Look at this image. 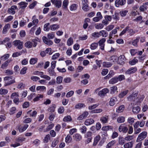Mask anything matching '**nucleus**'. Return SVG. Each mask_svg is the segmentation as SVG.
<instances>
[{
    "instance_id": "obj_1",
    "label": "nucleus",
    "mask_w": 148,
    "mask_h": 148,
    "mask_svg": "<svg viewBox=\"0 0 148 148\" xmlns=\"http://www.w3.org/2000/svg\"><path fill=\"white\" fill-rule=\"evenodd\" d=\"M138 94V91L133 93L127 97L128 100L129 101H135L136 103H140L141 101L143 100V98H143L142 99H138V97H137Z\"/></svg>"
},
{
    "instance_id": "obj_2",
    "label": "nucleus",
    "mask_w": 148,
    "mask_h": 148,
    "mask_svg": "<svg viewBox=\"0 0 148 148\" xmlns=\"http://www.w3.org/2000/svg\"><path fill=\"white\" fill-rule=\"evenodd\" d=\"M5 81L4 86H6L15 82V78L12 76L5 77L4 78Z\"/></svg>"
},
{
    "instance_id": "obj_3",
    "label": "nucleus",
    "mask_w": 148,
    "mask_h": 148,
    "mask_svg": "<svg viewBox=\"0 0 148 148\" xmlns=\"http://www.w3.org/2000/svg\"><path fill=\"white\" fill-rule=\"evenodd\" d=\"M19 95L18 92H15L12 93L10 96V97L13 99V102L16 105H18L20 101H22V99L20 100L18 97Z\"/></svg>"
},
{
    "instance_id": "obj_4",
    "label": "nucleus",
    "mask_w": 148,
    "mask_h": 148,
    "mask_svg": "<svg viewBox=\"0 0 148 148\" xmlns=\"http://www.w3.org/2000/svg\"><path fill=\"white\" fill-rule=\"evenodd\" d=\"M147 132L145 131H144L140 133L138 136L136 140L137 142H139L143 140L147 136Z\"/></svg>"
},
{
    "instance_id": "obj_5",
    "label": "nucleus",
    "mask_w": 148,
    "mask_h": 148,
    "mask_svg": "<svg viewBox=\"0 0 148 148\" xmlns=\"http://www.w3.org/2000/svg\"><path fill=\"white\" fill-rule=\"evenodd\" d=\"M13 43L15 46H17L18 48L19 49H21L23 48V42L20 40L14 41Z\"/></svg>"
},
{
    "instance_id": "obj_6",
    "label": "nucleus",
    "mask_w": 148,
    "mask_h": 148,
    "mask_svg": "<svg viewBox=\"0 0 148 148\" xmlns=\"http://www.w3.org/2000/svg\"><path fill=\"white\" fill-rule=\"evenodd\" d=\"M51 2L56 7L58 8L61 7L62 3L61 0H51Z\"/></svg>"
},
{
    "instance_id": "obj_7",
    "label": "nucleus",
    "mask_w": 148,
    "mask_h": 148,
    "mask_svg": "<svg viewBox=\"0 0 148 148\" xmlns=\"http://www.w3.org/2000/svg\"><path fill=\"white\" fill-rule=\"evenodd\" d=\"M125 60V56L123 55H121L118 58V63L121 65H123L124 64Z\"/></svg>"
},
{
    "instance_id": "obj_8",
    "label": "nucleus",
    "mask_w": 148,
    "mask_h": 148,
    "mask_svg": "<svg viewBox=\"0 0 148 148\" xmlns=\"http://www.w3.org/2000/svg\"><path fill=\"white\" fill-rule=\"evenodd\" d=\"M106 41L105 38H102L98 42L99 45L100 47V49L102 50L104 49V43Z\"/></svg>"
},
{
    "instance_id": "obj_9",
    "label": "nucleus",
    "mask_w": 148,
    "mask_h": 148,
    "mask_svg": "<svg viewBox=\"0 0 148 148\" xmlns=\"http://www.w3.org/2000/svg\"><path fill=\"white\" fill-rule=\"evenodd\" d=\"M108 92V89L107 88H105L99 92L98 95L100 97H103Z\"/></svg>"
},
{
    "instance_id": "obj_10",
    "label": "nucleus",
    "mask_w": 148,
    "mask_h": 148,
    "mask_svg": "<svg viewBox=\"0 0 148 148\" xmlns=\"http://www.w3.org/2000/svg\"><path fill=\"white\" fill-rule=\"evenodd\" d=\"M125 3L126 0H116L115 1V5L116 7H118L120 5H124Z\"/></svg>"
},
{
    "instance_id": "obj_11",
    "label": "nucleus",
    "mask_w": 148,
    "mask_h": 148,
    "mask_svg": "<svg viewBox=\"0 0 148 148\" xmlns=\"http://www.w3.org/2000/svg\"><path fill=\"white\" fill-rule=\"evenodd\" d=\"M124 125L125 124H123L119 126V130L120 132H122L124 133L127 132L128 129L127 127L125 126Z\"/></svg>"
},
{
    "instance_id": "obj_12",
    "label": "nucleus",
    "mask_w": 148,
    "mask_h": 148,
    "mask_svg": "<svg viewBox=\"0 0 148 148\" xmlns=\"http://www.w3.org/2000/svg\"><path fill=\"white\" fill-rule=\"evenodd\" d=\"M109 120V116L105 115L101 117L100 121L103 124H105L108 122Z\"/></svg>"
},
{
    "instance_id": "obj_13",
    "label": "nucleus",
    "mask_w": 148,
    "mask_h": 148,
    "mask_svg": "<svg viewBox=\"0 0 148 148\" xmlns=\"http://www.w3.org/2000/svg\"><path fill=\"white\" fill-rule=\"evenodd\" d=\"M17 9V7L16 6H12L11 8L8 9V12L10 14H14L15 13V10Z\"/></svg>"
},
{
    "instance_id": "obj_14",
    "label": "nucleus",
    "mask_w": 148,
    "mask_h": 148,
    "mask_svg": "<svg viewBox=\"0 0 148 148\" xmlns=\"http://www.w3.org/2000/svg\"><path fill=\"white\" fill-rule=\"evenodd\" d=\"M28 126L27 124H25L23 127H21L20 125H18L17 129L20 132H22L25 130Z\"/></svg>"
},
{
    "instance_id": "obj_15",
    "label": "nucleus",
    "mask_w": 148,
    "mask_h": 148,
    "mask_svg": "<svg viewBox=\"0 0 148 148\" xmlns=\"http://www.w3.org/2000/svg\"><path fill=\"white\" fill-rule=\"evenodd\" d=\"M42 40L43 42L47 45H51L53 44V42L49 39H48L46 36H43L42 37Z\"/></svg>"
},
{
    "instance_id": "obj_16",
    "label": "nucleus",
    "mask_w": 148,
    "mask_h": 148,
    "mask_svg": "<svg viewBox=\"0 0 148 148\" xmlns=\"http://www.w3.org/2000/svg\"><path fill=\"white\" fill-rule=\"evenodd\" d=\"M137 71V69L136 67H132L125 72V74H130L135 73Z\"/></svg>"
},
{
    "instance_id": "obj_17",
    "label": "nucleus",
    "mask_w": 148,
    "mask_h": 148,
    "mask_svg": "<svg viewBox=\"0 0 148 148\" xmlns=\"http://www.w3.org/2000/svg\"><path fill=\"white\" fill-rule=\"evenodd\" d=\"M88 114L87 111H85L81 115L79 116L77 118L78 120H82L86 118Z\"/></svg>"
},
{
    "instance_id": "obj_18",
    "label": "nucleus",
    "mask_w": 148,
    "mask_h": 148,
    "mask_svg": "<svg viewBox=\"0 0 148 148\" xmlns=\"http://www.w3.org/2000/svg\"><path fill=\"white\" fill-rule=\"evenodd\" d=\"M125 142V138L123 137L119 136L118 138L119 144L121 145H123Z\"/></svg>"
},
{
    "instance_id": "obj_19",
    "label": "nucleus",
    "mask_w": 148,
    "mask_h": 148,
    "mask_svg": "<svg viewBox=\"0 0 148 148\" xmlns=\"http://www.w3.org/2000/svg\"><path fill=\"white\" fill-rule=\"evenodd\" d=\"M94 120L92 119H86L85 122V124L86 125H89L93 123Z\"/></svg>"
},
{
    "instance_id": "obj_20",
    "label": "nucleus",
    "mask_w": 148,
    "mask_h": 148,
    "mask_svg": "<svg viewBox=\"0 0 148 148\" xmlns=\"http://www.w3.org/2000/svg\"><path fill=\"white\" fill-rule=\"evenodd\" d=\"M117 77H114L111 79L109 81V83L110 84H114L118 82Z\"/></svg>"
},
{
    "instance_id": "obj_21",
    "label": "nucleus",
    "mask_w": 148,
    "mask_h": 148,
    "mask_svg": "<svg viewBox=\"0 0 148 148\" xmlns=\"http://www.w3.org/2000/svg\"><path fill=\"white\" fill-rule=\"evenodd\" d=\"M115 140H113L109 142L106 145V148H111L116 143Z\"/></svg>"
},
{
    "instance_id": "obj_22",
    "label": "nucleus",
    "mask_w": 148,
    "mask_h": 148,
    "mask_svg": "<svg viewBox=\"0 0 148 148\" xmlns=\"http://www.w3.org/2000/svg\"><path fill=\"white\" fill-rule=\"evenodd\" d=\"M133 142H130L125 143L123 145L124 148H132L133 146Z\"/></svg>"
},
{
    "instance_id": "obj_23",
    "label": "nucleus",
    "mask_w": 148,
    "mask_h": 148,
    "mask_svg": "<svg viewBox=\"0 0 148 148\" xmlns=\"http://www.w3.org/2000/svg\"><path fill=\"white\" fill-rule=\"evenodd\" d=\"M140 110V108L138 106L134 107L133 108L132 111L133 113L135 114L138 113Z\"/></svg>"
},
{
    "instance_id": "obj_24",
    "label": "nucleus",
    "mask_w": 148,
    "mask_h": 148,
    "mask_svg": "<svg viewBox=\"0 0 148 148\" xmlns=\"http://www.w3.org/2000/svg\"><path fill=\"white\" fill-rule=\"evenodd\" d=\"M10 25L9 24H7L5 25L3 27V34H6L8 30L10 28Z\"/></svg>"
},
{
    "instance_id": "obj_25",
    "label": "nucleus",
    "mask_w": 148,
    "mask_h": 148,
    "mask_svg": "<svg viewBox=\"0 0 148 148\" xmlns=\"http://www.w3.org/2000/svg\"><path fill=\"white\" fill-rule=\"evenodd\" d=\"M59 28V26L56 24H54L51 25L50 26V30L52 31H55Z\"/></svg>"
},
{
    "instance_id": "obj_26",
    "label": "nucleus",
    "mask_w": 148,
    "mask_h": 148,
    "mask_svg": "<svg viewBox=\"0 0 148 148\" xmlns=\"http://www.w3.org/2000/svg\"><path fill=\"white\" fill-rule=\"evenodd\" d=\"M114 75V72L113 71H110L109 74L104 77L105 79H108L112 77Z\"/></svg>"
},
{
    "instance_id": "obj_27",
    "label": "nucleus",
    "mask_w": 148,
    "mask_h": 148,
    "mask_svg": "<svg viewBox=\"0 0 148 148\" xmlns=\"http://www.w3.org/2000/svg\"><path fill=\"white\" fill-rule=\"evenodd\" d=\"M140 38L139 37H137L136 39L133 40L132 42V44L133 46L137 47L138 46V43Z\"/></svg>"
},
{
    "instance_id": "obj_28",
    "label": "nucleus",
    "mask_w": 148,
    "mask_h": 148,
    "mask_svg": "<svg viewBox=\"0 0 148 148\" xmlns=\"http://www.w3.org/2000/svg\"><path fill=\"white\" fill-rule=\"evenodd\" d=\"M117 100L116 97H113L111 98L110 101L109 102L110 105V106H113L117 101Z\"/></svg>"
},
{
    "instance_id": "obj_29",
    "label": "nucleus",
    "mask_w": 148,
    "mask_h": 148,
    "mask_svg": "<svg viewBox=\"0 0 148 148\" xmlns=\"http://www.w3.org/2000/svg\"><path fill=\"white\" fill-rule=\"evenodd\" d=\"M125 120V118L123 116H119L117 119V121L118 123H124Z\"/></svg>"
},
{
    "instance_id": "obj_30",
    "label": "nucleus",
    "mask_w": 148,
    "mask_h": 148,
    "mask_svg": "<svg viewBox=\"0 0 148 148\" xmlns=\"http://www.w3.org/2000/svg\"><path fill=\"white\" fill-rule=\"evenodd\" d=\"M74 139L76 141H79L81 140L82 137L81 135L79 134H76L73 136Z\"/></svg>"
},
{
    "instance_id": "obj_31",
    "label": "nucleus",
    "mask_w": 148,
    "mask_h": 148,
    "mask_svg": "<svg viewBox=\"0 0 148 148\" xmlns=\"http://www.w3.org/2000/svg\"><path fill=\"white\" fill-rule=\"evenodd\" d=\"M36 16L35 15L34 16L32 17V19L33 20L32 23L35 26H36L38 24L39 21L38 19L36 18Z\"/></svg>"
},
{
    "instance_id": "obj_32",
    "label": "nucleus",
    "mask_w": 148,
    "mask_h": 148,
    "mask_svg": "<svg viewBox=\"0 0 148 148\" xmlns=\"http://www.w3.org/2000/svg\"><path fill=\"white\" fill-rule=\"evenodd\" d=\"M78 5L76 4H73L71 5L70 7V9L71 11H75L77 8Z\"/></svg>"
},
{
    "instance_id": "obj_33",
    "label": "nucleus",
    "mask_w": 148,
    "mask_h": 148,
    "mask_svg": "<svg viewBox=\"0 0 148 148\" xmlns=\"http://www.w3.org/2000/svg\"><path fill=\"white\" fill-rule=\"evenodd\" d=\"M100 138V137L99 135L95 137L94 139V142L93 144V146H95L97 145L98 142Z\"/></svg>"
},
{
    "instance_id": "obj_34",
    "label": "nucleus",
    "mask_w": 148,
    "mask_h": 148,
    "mask_svg": "<svg viewBox=\"0 0 148 148\" xmlns=\"http://www.w3.org/2000/svg\"><path fill=\"white\" fill-rule=\"evenodd\" d=\"M103 111V110L101 108H97L92 110L91 111V113L92 114L99 113L102 112Z\"/></svg>"
},
{
    "instance_id": "obj_35",
    "label": "nucleus",
    "mask_w": 148,
    "mask_h": 148,
    "mask_svg": "<svg viewBox=\"0 0 148 148\" xmlns=\"http://www.w3.org/2000/svg\"><path fill=\"white\" fill-rule=\"evenodd\" d=\"M69 1L68 0H64L62 3V7L64 9H66L69 3Z\"/></svg>"
},
{
    "instance_id": "obj_36",
    "label": "nucleus",
    "mask_w": 148,
    "mask_h": 148,
    "mask_svg": "<svg viewBox=\"0 0 148 148\" xmlns=\"http://www.w3.org/2000/svg\"><path fill=\"white\" fill-rule=\"evenodd\" d=\"M72 140L71 136L69 134H68L65 137V141L66 143H71Z\"/></svg>"
},
{
    "instance_id": "obj_37",
    "label": "nucleus",
    "mask_w": 148,
    "mask_h": 148,
    "mask_svg": "<svg viewBox=\"0 0 148 148\" xmlns=\"http://www.w3.org/2000/svg\"><path fill=\"white\" fill-rule=\"evenodd\" d=\"M20 6V8L22 9H25L27 6L28 3L25 2H21L19 3Z\"/></svg>"
},
{
    "instance_id": "obj_38",
    "label": "nucleus",
    "mask_w": 148,
    "mask_h": 148,
    "mask_svg": "<svg viewBox=\"0 0 148 148\" xmlns=\"http://www.w3.org/2000/svg\"><path fill=\"white\" fill-rule=\"evenodd\" d=\"M54 69L51 68H49L48 69V72L50 76H52L55 75L56 73L54 71Z\"/></svg>"
},
{
    "instance_id": "obj_39",
    "label": "nucleus",
    "mask_w": 148,
    "mask_h": 148,
    "mask_svg": "<svg viewBox=\"0 0 148 148\" xmlns=\"http://www.w3.org/2000/svg\"><path fill=\"white\" fill-rule=\"evenodd\" d=\"M138 61V59L134 58L133 59L129 61V64L132 65H134L137 63Z\"/></svg>"
},
{
    "instance_id": "obj_40",
    "label": "nucleus",
    "mask_w": 148,
    "mask_h": 148,
    "mask_svg": "<svg viewBox=\"0 0 148 148\" xmlns=\"http://www.w3.org/2000/svg\"><path fill=\"white\" fill-rule=\"evenodd\" d=\"M110 92L111 94H113L114 93L116 92H117V87L116 86H114L110 88Z\"/></svg>"
},
{
    "instance_id": "obj_41",
    "label": "nucleus",
    "mask_w": 148,
    "mask_h": 148,
    "mask_svg": "<svg viewBox=\"0 0 148 148\" xmlns=\"http://www.w3.org/2000/svg\"><path fill=\"white\" fill-rule=\"evenodd\" d=\"M100 34H101V36L103 37H106L108 35V33L105 30H101L100 31Z\"/></svg>"
},
{
    "instance_id": "obj_42",
    "label": "nucleus",
    "mask_w": 148,
    "mask_h": 148,
    "mask_svg": "<svg viewBox=\"0 0 148 148\" xmlns=\"http://www.w3.org/2000/svg\"><path fill=\"white\" fill-rule=\"evenodd\" d=\"M112 63L107 62H103V66L105 67L108 68L111 67L112 65Z\"/></svg>"
},
{
    "instance_id": "obj_43",
    "label": "nucleus",
    "mask_w": 148,
    "mask_h": 148,
    "mask_svg": "<svg viewBox=\"0 0 148 148\" xmlns=\"http://www.w3.org/2000/svg\"><path fill=\"white\" fill-rule=\"evenodd\" d=\"M125 108L124 106L122 105L120 106L119 108L116 109V112L118 113H120L123 111Z\"/></svg>"
},
{
    "instance_id": "obj_44",
    "label": "nucleus",
    "mask_w": 148,
    "mask_h": 148,
    "mask_svg": "<svg viewBox=\"0 0 148 148\" xmlns=\"http://www.w3.org/2000/svg\"><path fill=\"white\" fill-rule=\"evenodd\" d=\"M46 90V88L44 86H38L36 88L37 90H40L41 92L45 91Z\"/></svg>"
},
{
    "instance_id": "obj_45",
    "label": "nucleus",
    "mask_w": 148,
    "mask_h": 148,
    "mask_svg": "<svg viewBox=\"0 0 148 148\" xmlns=\"http://www.w3.org/2000/svg\"><path fill=\"white\" fill-rule=\"evenodd\" d=\"M118 58L116 56H114L111 57V59L113 64L115 63L118 61Z\"/></svg>"
},
{
    "instance_id": "obj_46",
    "label": "nucleus",
    "mask_w": 148,
    "mask_h": 148,
    "mask_svg": "<svg viewBox=\"0 0 148 148\" xmlns=\"http://www.w3.org/2000/svg\"><path fill=\"white\" fill-rule=\"evenodd\" d=\"M80 130L82 134H85L87 131V128L85 126H83L81 127L80 128Z\"/></svg>"
},
{
    "instance_id": "obj_47",
    "label": "nucleus",
    "mask_w": 148,
    "mask_h": 148,
    "mask_svg": "<svg viewBox=\"0 0 148 148\" xmlns=\"http://www.w3.org/2000/svg\"><path fill=\"white\" fill-rule=\"evenodd\" d=\"M92 36L95 38H98L101 36V34H100L99 32H95L92 34Z\"/></svg>"
},
{
    "instance_id": "obj_48",
    "label": "nucleus",
    "mask_w": 148,
    "mask_h": 148,
    "mask_svg": "<svg viewBox=\"0 0 148 148\" xmlns=\"http://www.w3.org/2000/svg\"><path fill=\"white\" fill-rule=\"evenodd\" d=\"M128 92V90H125V91L121 92L119 95V97L120 98H123L127 93Z\"/></svg>"
},
{
    "instance_id": "obj_49",
    "label": "nucleus",
    "mask_w": 148,
    "mask_h": 148,
    "mask_svg": "<svg viewBox=\"0 0 148 148\" xmlns=\"http://www.w3.org/2000/svg\"><path fill=\"white\" fill-rule=\"evenodd\" d=\"M63 77L61 76H59L56 78V82L57 84H60L62 81Z\"/></svg>"
},
{
    "instance_id": "obj_50",
    "label": "nucleus",
    "mask_w": 148,
    "mask_h": 148,
    "mask_svg": "<svg viewBox=\"0 0 148 148\" xmlns=\"http://www.w3.org/2000/svg\"><path fill=\"white\" fill-rule=\"evenodd\" d=\"M73 43V39L71 37L69 38L67 41V45L69 46H70L72 45Z\"/></svg>"
},
{
    "instance_id": "obj_51",
    "label": "nucleus",
    "mask_w": 148,
    "mask_h": 148,
    "mask_svg": "<svg viewBox=\"0 0 148 148\" xmlns=\"http://www.w3.org/2000/svg\"><path fill=\"white\" fill-rule=\"evenodd\" d=\"M56 107V106L55 104H53L48 109V110L49 111H50L51 112H53L55 110V109Z\"/></svg>"
},
{
    "instance_id": "obj_52",
    "label": "nucleus",
    "mask_w": 148,
    "mask_h": 148,
    "mask_svg": "<svg viewBox=\"0 0 148 148\" xmlns=\"http://www.w3.org/2000/svg\"><path fill=\"white\" fill-rule=\"evenodd\" d=\"M98 45V44L97 43L94 42L91 45L90 48L91 49L94 50L97 47Z\"/></svg>"
},
{
    "instance_id": "obj_53",
    "label": "nucleus",
    "mask_w": 148,
    "mask_h": 148,
    "mask_svg": "<svg viewBox=\"0 0 148 148\" xmlns=\"http://www.w3.org/2000/svg\"><path fill=\"white\" fill-rule=\"evenodd\" d=\"M71 120V118L70 116H65L63 119V121L67 122L70 121Z\"/></svg>"
},
{
    "instance_id": "obj_54",
    "label": "nucleus",
    "mask_w": 148,
    "mask_h": 148,
    "mask_svg": "<svg viewBox=\"0 0 148 148\" xmlns=\"http://www.w3.org/2000/svg\"><path fill=\"white\" fill-rule=\"evenodd\" d=\"M117 30L116 29H114L112 30L111 32L109 34V38H112V36L113 34H115L117 33Z\"/></svg>"
},
{
    "instance_id": "obj_55",
    "label": "nucleus",
    "mask_w": 148,
    "mask_h": 148,
    "mask_svg": "<svg viewBox=\"0 0 148 148\" xmlns=\"http://www.w3.org/2000/svg\"><path fill=\"white\" fill-rule=\"evenodd\" d=\"M25 47L28 48H31L32 46V43L29 41H28L25 44Z\"/></svg>"
},
{
    "instance_id": "obj_56",
    "label": "nucleus",
    "mask_w": 148,
    "mask_h": 148,
    "mask_svg": "<svg viewBox=\"0 0 148 148\" xmlns=\"http://www.w3.org/2000/svg\"><path fill=\"white\" fill-rule=\"evenodd\" d=\"M147 6L145 5H143L140 6V10L141 11L144 12L147 10Z\"/></svg>"
},
{
    "instance_id": "obj_57",
    "label": "nucleus",
    "mask_w": 148,
    "mask_h": 148,
    "mask_svg": "<svg viewBox=\"0 0 148 148\" xmlns=\"http://www.w3.org/2000/svg\"><path fill=\"white\" fill-rule=\"evenodd\" d=\"M71 79L69 77H66L63 79L64 82L66 83H70L71 82Z\"/></svg>"
},
{
    "instance_id": "obj_58",
    "label": "nucleus",
    "mask_w": 148,
    "mask_h": 148,
    "mask_svg": "<svg viewBox=\"0 0 148 148\" xmlns=\"http://www.w3.org/2000/svg\"><path fill=\"white\" fill-rule=\"evenodd\" d=\"M43 96L42 95L38 94L37 96L34 98L33 100L34 101H36L40 99V98H42Z\"/></svg>"
},
{
    "instance_id": "obj_59",
    "label": "nucleus",
    "mask_w": 148,
    "mask_h": 148,
    "mask_svg": "<svg viewBox=\"0 0 148 148\" xmlns=\"http://www.w3.org/2000/svg\"><path fill=\"white\" fill-rule=\"evenodd\" d=\"M8 92V90L7 89L1 88L0 89V94L1 95H5Z\"/></svg>"
},
{
    "instance_id": "obj_60",
    "label": "nucleus",
    "mask_w": 148,
    "mask_h": 148,
    "mask_svg": "<svg viewBox=\"0 0 148 148\" xmlns=\"http://www.w3.org/2000/svg\"><path fill=\"white\" fill-rule=\"evenodd\" d=\"M82 9L85 12H87L89 11L90 9V7L88 5L82 6Z\"/></svg>"
},
{
    "instance_id": "obj_61",
    "label": "nucleus",
    "mask_w": 148,
    "mask_h": 148,
    "mask_svg": "<svg viewBox=\"0 0 148 148\" xmlns=\"http://www.w3.org/2000/svg\"><path fill=\"white\" fill-rule=\"evenodd\" d=\"M50 23H49L45 24L44 26V30L45 31H48L49 30V28L48 26L49 25Z\"/></svg>"
},
{
    "instance_id": "obj_62",
    "label": "nucleus",
    "mask_w": 148,
    "mask_h": 148,
    "mask_svg": "<svg viewBox=\"0 0 148 148\" xmlns=\"http://www.w3.org/2000/svg\"><path fill=\"white\" fill-rule=\"evenodd\" d=\"M50 136L49 134H48L45 137L44 139V141L45 143H47L48 142L49 140L50 139Z\"/></svg>"
},
{
    "instance_id": "obj_63",
    "label": "nucleus",
    "mask_w": 148,
    "mask_h": 148,
    "mask_svg": "<svg viewBox=\"0 0 148 148\" xmlns=\"http://www.w3.org/2000/svg\"><path fill=\"white\" fill-rule=\"evenodd\" d=\"M104 27L103 25L101 23H99L96 25L95 26V28L97 29H101Z\"/></svg>"
},
{
    "instance_id": "obj_64",
    "label": "nucleus",
    "mask_w": 148,
    "mask_h": 148,
    "mask_svg": "<svg viewBox=\"0 0 148 148\" xmlns=\"http://www.w3.org/2000/svg\"><path fill=\"white\" fill-rule=\"evenodd\" d=\"M47 36L49 39H53L55 37L54 33L51 32L50 33H49L48 34Z\"/></svg>"
}]
</instances>
